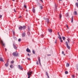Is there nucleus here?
I'll return each instance as SVG.
<instances>
[{
	"label": "nucleus",
	"mask_w": 78,
	"mask_h": 78,
	"mask_svg": "<svg viewBox=\"0 0 78 78\" xmlns=\"http://www.w3.org/2000/svg\"><path fill=\"white\" fill-rule=\"evenodd\" d=\"M63 41H62V39H61V40H60V42H63Z\"/></svg>",
	"instance_id": "35"
},
{
	"label": "nucleus",
	"mask_w": 78,
	"mask_h": 78,
	"mask_svg": "<svg viewBox=\"0 0 78 78\" xmlns=\"http://www.w3.org/2000/svg\"><path fill=\"white\" fill-rule=\"evenodd\" d=\"M27 59H28V60H29V61L31 60V59L30 58H27Z\"/></svg>",
	"instance_id": "29"
},
{
	"label": "nucleus",
	"mask_w": 78,
	"mask_h": 78,
	"mask_svg": "<svg viewBox=\"0 0 78 78\" xmlns=\"http://www.w3.org/2000/svg\"><path fill=\"white\" fill-rule=\"evenodd\" d=\"M48 76V78H50V77H49V76H48H48Z\"/></svg>",
	"instance_id": "44"
},
{
	"label": "nucleus",
	"mask_w": 78,
	"mask_h": 78,
	"mask_svg": "<svg viewBox=\"0 0 78 78\" xmlns=\"http://www.w3.org/2000/svg\"><path fill=\"white\" fill-rule=\"evenodd\" d=\"M32 12H34V13H35V10H32Z\"/></svg>",
	"instance_id": "31"
},
{
	"label": "nucleus",
	"mask_w": 78,
	"mask_h": 78,
	"mask_svg": "<svg viewBox=\"0 0 78 78\" xmlns=\"http://www.w3.org/2000/svg\"><path fill=\"white\" fill-rule=\"evenodd\" d=\"M18 67L19 68V69H20V70H22L23 69V68H22V66L19 65H18Z\"/></svg>",
	"instance_id": "6"
},
{
	"label": "nucleus",
	"mask_w": 78,
	"mask_h": 78,
	"mask_svg": "<svg viewBox=\"0 0 78 78\" xmlns=\"http://www.w3.org/2000/svg\"><path fill=\"white\" fill-rule=\"evenodd\" d=\"M2 15H0V18H2Z\"/></svg>",
	"instance_id": "37"
},
{
	"label": "nucleus",
	"mask_w": 78,
	"mask_h": 78,
	"mask_svg": "<svg viewBox=\"0 0 78 78\" xmlns=\"http://www.w3.org/2000/svg\"><path fill=\"white\" fill-rule=\"evenodd\" d=\"M10 67L11 68V69L13 68L14 67L13 66V65H11L10 66Z\"/></svg>",
	"instance_id": "19"
},
{
	"label": "nucleus",
	"mask_w": 78,
	"mask_h": 78,
	"mask_svg": "<svg viewBox=\"0 0 78 78\" xmlns=\"http://www.w3.org/2000/svg\"><path fill=\"white\" fill-rule=\"evenodd\" d=\"M58 38L59 39H62V38H61V37H58Z\"/></svg>",
	"instance_id": "32"
},
{
	"label": "nucleus",
	"mask_w": 78,
	"mask_h": 78,
	"mask_svg": "<svg viewBox=\"0 0 78 78\" xmlns=\"http://www.w3.org/2000/svg\"><path fill=\"white\" fill-rule=\"evenodd\" d=\"M72 78H75V76H74V75H73L72 76Z\"/></svg>",
	"instance_id": "36"
},
{
	"label": "nucleus",
	"mask_w": 78,
	"mask_h": 78,
	"mask_svg": "<svg viewBox=\"0 0 78 78\" xmlns=\"http://www.w3.org/2000/svg\"><path fill=\"white\" fill-rule=\"evenodd\" d=\"M24 7L25 8H27V5H24Z\"/></svg>",
	"instance_id": "33"
},
{
	"label": "nucleus",
	"mask_w": 78,
	"mask_h": 78,
	"mask_svg": "<svg viewBox=\"0 0 78 78\" xmlns=\"http://www.w3.org/2000/svg\"><path fill=\"white\" fill-rule=\"evenodd\" d=\"M41 37H44V35L43 34L41 35Z\"/></svg>",
	"instance_id": "34"
},
{
	"label": "nucleus",
	"mask_w": 78,
	"mask_h": 78,
	"mask_svg": "<svg viewBox=\"0 0 78 78\" xmlns=\"http://www.w3.org/2000/svg\"><path fill=\"white\" fill-rule=\"evenodd\" d=\"M19 30H22L23 28V30H25V29L26 28V26H23V27L21 26L19 27Z\"/></svg>",
	"instance_id": "3"
},
{
	"label": "nucleus",
	"mask_w": 78,
	"mask_h": 78,
	"mask_svg": "<svg viewBox=\"0 0 78 78\" xmlns=\"http://www.w3.org/2000/svg\"><path fill=\"white\" fill-rule=\"evenodd\" d=\"M59 1H62V0H58Z\"/></svg>",
	"instance_id": "51"
},
{
	"label": "nucleus",
	"mask_w": 78,
	"mask_h": 78,
	"mask_svg": "<svg viewBox=\"0 0 78 78\" xmlns=\"http://www.w3.org/2000/svg\"><path fill=\"white\" fill-rule=\"evenodd\" d=\"M1 42L2 46H5V43H3V41H2Z\"/></svg>",
	"instance_id": "13"
},
{
	"label": "nucleus",
	"mask_w": 78,
	"mask_h": 78,
	"mask_svg": "<svg viewBox=\"0 0 78 78\" xmlns=\"http://www.w3.org/2000/svg\"><path fill=\"white\" fill-rule=\"evenodd\" d=\"M5 67H8V66L9 65H8V62L6 63V64H5Z\"/></svg>",
	"instance_id": "12"
},
{
	"label": "nucleus",
	"mask_w": 78,
	"mask_h": 78,
	"mask_svg": "<svg viewBox=\"0 0 78 78\" xmlns=\"http://www.w3.org/2000/svg\"><path fill=\"white\" fill-rule=\"evenodd\" d=\"M55 44H56V41H55Z\"/></svg>",
	"instance_id": "52"
},
{
	"label": "nucleus",
	"mask_w": 78,
	"mask_h": 78,
	"mask_svg": "<svg viewBox=\"0 0 78 78\" xmlns=\"http://www.w3.org/2000/svg\"><path fill=\"white\" fill-rule=\"evenodd\" d=\"M68 43H70V39H68Z\"/></svg>",
	"instance_id": "22"
},
{
	"label": "nucleus",
	"mask_w": 78,
	"mask_h": 78,
	"mask_svg": "<svg viewBox=\"0 0 78 78\" xmlns=\"http://www.w3.org/2000/svg\"><path fill=\"white\" fill-rule=\"evenodd\" d=\"M27 33H29V34H30V32H28Z\"/></svg>",
	"instance_id": "49"
},
{
	"label": "nucleus",
	"mask_w": 78,
	"mask_h": 78,
	"mask_svg": "<svg viewBox=\"0 0 78 78\" xmlns=\"http://www.w3.org/2000/svg\"><path fill=\"white\" fill-rule=\"evenodd\" d=\"M19 17V18H21L22 17V16H20Z\"/></svg>",
	"instance_id": "45"
},
{
	"label": "nucleus",
	"mask_w": 78,
	"mask_h": 78,
	"mask_svg": "<svg viewBox=\"0 0 78 78\" xmlns=\"http://www.w3.org/2000/svg\"><path fill=\"white\" fill-rule=\"evenodd\" d=\"M68 71H65V74H68Z\"/></svg>",
	"instance_id": "27"
},
{
	"label": "nucleus",
	"mask_w": 78,
	"mask_h": 78,
	"mask_svg": "<svg viewBox=\"0 0 78 78\" xmlns=\"http://www.w3.org/2000/svg\"><path fill=\"white\" fill-rule=\"evenodd\" d=\"M66 16L69 17V12H67L66 14Z\"/></svg>",
	"instance_id": "11"
},
{
	"label": "nucleus",
	"mask_w": 78,
	"mask_h": 78,
	"mask_svg": "<svg viewBox=\"0 0 78 78\" xmlns=\"http://www.w3.org/2000/svg\"><path fill=\"white\" fill-rule=\"evenodd\" d=\"M62 38L63 40L64 41V40H65V39L66 37H62Z\"/></svg>",
	"instance_id": "25"
},
{
	"label": "nucleus",
	"mask_w": 78,
	"mask_h": 78,
	"mask_svg": "<svg viewBox=\"0 0 78 78\" xmlns=\"http://www.w3.org/2000/svg\"><path fill=\"white\" fill-rule=\"evenodd\" d=\"M76 5L77 7H78V3L77 2L76 3Z\"/></svg>",
	"instance_id": "23"
},
{
	"label": "nucleus",
	"mask_w": 78,
	"mask_h": 78,
	"mask_svg": "<svg viewBox=\"0 0 78 78\" xmlns=\"http://www.w3.org/2000/svg\"><path fill=\"white\" fill-rule=\"evenodd\" d=\"M40 1H41V2L42 3H43V1L42 0H40Z\"/></svg>",
	"instance_id": "39"
},
{
	"label": "nucleus",
	"mask_w": 78,
	"mask_h": 78,
	"mask_svg": "<svg viewBox=\"0 0 78 78\" xmlns=\"http://www.w3.org/2000/svg\"><path fill=\"white\" fill-rule=\"evenodd\" d=\"M0 61H2V62H4V60L3 59V58L2 57L0 58Z\"/></svg>",
	"instance_id": "9"
},
{
	"label": "nucleus",
	"mask_w": 78,
	"mask_h": 78,
	"mask_svg": "<svg viewBox=\"0 0 78 78\" xmlns=\"http://www.w3.org/2000/svg\"><path fill=\"white\" fill-rule=\"evenodd\" d=\"M5 51H6V50H7V49H6V48H5Z\"/></svg>",
	"instance_id": "43"
},
{
	"label": "nucleus",
	"mask_w": 78,
	"mask_h": 78,
	"mask_svg": "<svg viewBox=\"0 0 78 78\" xmlns=\"http://www.w3.org/2000/svg\"><path fill=\"white\" fill-rule=\"evenodd\" d=\"M37 65H38L39 64V63H38V61H37Z\"/></svg>",
	"instance_id": "40"
},
{
	"label": "nucleus",
	"mask_w": 78,
	"mask_h": 78,
	"mask_svg": "<svg viewBox=\"0 0 78 78\" xmlns=\"http://www.w3.org/2000/svg\"><path fill=\"white\" fill-rule=\"evenodd\" d=\"M32 52H33V54H35V51H34V50H32Z\"/></svg>",
	"instance_id": "24"
},
{
	"label": "nucleus",
	"mask_w": 78,
	"mask_h": 78,
	"mask_svg": "<svg viewBox=\"0 0 78 78\" xmlns=\"http://www.w3.org/2000/svg\"><path fill=\"white\" fill-rule=\"evenodd\" d=\"M47 23H48L49 22V20H48V18L47 19V20H46Z\"/></svg>",
	"instance_id": "20"
},
{
	"label": "nucleus",
	"mask_w": 78,
	"mask_h": 78,
	"mask_svg": "<svg viewBox=\"0 0 78 78\" xmlns=\"http://www.w3.org/2000/svg\"><path fill=\"white\" fill-rule=\"evenodd\" d=\"M14 61L13 60L11 62V64H13V63H14Z\"/></svg>",
	"instance_id": "26"
},
{
	"label": "nucleus",
	"mask_w": 78,
	"mask_h": 78,
	"mask_svg": "<svg viewBox=\"0 0 78 78\" xmlns=\"http://www.w3.org/2000/svg\"><path fill=\"white\" fill-rule=\"evenodd\" d=\"M46 75H47V76L48 75V73H47V71L46 72Z\"/></svg>",
	"instance_id": "30"
},
{
	"label": "nucleus",
	"mask_w": 78,
	"mask_h": 78,
	"mask_svg": "<svg viewBox=\"0 0 78 78\" xmlns=\"http://www.w3.org/2000/svg\"><path fill=\"white\" fill-rule=\"evenodd\" d=\"M73 16H72V18H71V22L72 23H73Z\"/></svg>",
	"instance_id": "10"
},
{
	"label": "nucleus",
	"mask_w": 78,
	"mask_h": 78,
	"mask_svg": "<svg viewBox=\"0 0 78 78\" xmlns=\"http://www.w3.org/2000/svg\"><path fill=\"white\" fill-rule=\"evenodd\" d=\"M65 55H66V54H64V56H65Z\"/></svg>",
	"instance_id": "50"
},
{
	"label": "nucleus",
	"mask_w": 78,
	"mask_h": 78,
	"mask_svg": "<svg viewBox=\"0 0 78 78\" xmlns=\"http://www.w3.org/2000/svg\"><path fill=\"white\" fill-rule=\"evenodd\" d=\"M69 66H70V65L69 64V63H66L67 67H69Z\"/></svg>",
	"instance_id": "14"
},
{
	"label": "nucleus",
	"mask_w": 78,
	"mask_h": 78,
	"mask_svg": "<svg viewBox=\"0 0 78 78\" xmlns=\"http://www.w3.org/2000/svg\"><path fill=\"white\" fill-rule=\"evenodd\" d=\"M26 11H27V10H26Z\"/></svg>",
	"instance_id": "58"
},
{
	"label": "nucleus",
	"mask_w": 78,
	"mask_h": 78,
	"mask_svg": "<svg viewBox=\"0 0 78 78\" xmlns=\"http://www.w3.org/2000/svg\"><path fill=\"white\" fill-rule=\"evenodd\" d=\"M12 0V1H15V0Z\"/></svg>",
	"instance_id": "53"
},
{
	"label": "nucleus",
	"mask_w": 78,
	"mask_h": 78,
	"mask_svg": "<svg viewBox=\"0 0 78 78\" xmlns=\"http://www.w3.org/2000/svg\"><path fill=\"white\" fill-rule=\"evenodd\" d=\"M14 12H16L17 11H16V10H14Z\"/></svg>",
	"instance_id": "46"
},
{
	"label": "nucleus",
	"mask_w": 78,
	"mask_h": 78,
	"mask_svg": "<svg viewBox=\"0 0 78 78\" xmlns=\"http://www.w3.org/2000/svg\"><path fill=\"white\" fill-rule=\"evenodd\" d=\"M27 51V52H28L29 53H31V51H30V50L29 49V48H27L26 50Z\"/></svg>",
	"instance_id": "5"
},
{
	"label": "nucleus",
	"mask_w": 78,
	"mask_h": 78,
	"mask_svg": "<svg viewBox=\"0 0 78 78\" xmlns=\"http://www.w3.org/2000/svg\"><path fill=\"white\" fill-rule=\"evenodd\" d=\"M58 34H59V32H58Z\"/></svg>",
	"instance_id": "56"
},
{
	"label": "nucleus",
	"mask_w": 78,
	"mask_h": 78,
	"mask_svg": "<svg viewBox=\"0 0 78 78\" xmlns=\"http://www.w3.org/2000/svg\"><path fill=\"white\" fill-rule=\"evenodd\" d=\"M33 10H34V9H33Z\"/></svg>",
	"instance_id": "55"
},
{
	"label": "nucleus",
	"mask_w": 78,
	"mask_h": 78,
	"mask_svg": "<svg viewBox=\"0 0 78 78\" xmlns=\"http://www.w3.org/2000/svg\"><path fill=\"white\" fill-rule=\"evenodd\" d=\"M38 61H39V62H41V59H40V57H38Z\"/></svg>",
	"instance_id": "21"
},
{
	"label": "nucleus",
	"mask_w": 78,
	"mask_h": 78,
	"mask_svg": "<svg viewBox=\"0 0 78 78\" xmlns=\"http://www.w3.org/2000/svg\"><path fill=\"white\" fill-rule=\"evenodd\" d=\"M27 55L28 56H30V54H28Z\"/></svg>",
	"instance_id": "38"
},
{
	"label": "nucleus",
	"mask_w": 78,
	"mask_h": 78,
	"mask_svg": "<svg viewBox=\"0 0 78 78\" xmlns=\"http://www.w3.org/2000/svg\"><path fill=\"white\" fill-rule=\"evenodd\" d=\"M48 31H49V32H50V33H51L52 32V30L50 29H48Z\"/></svg>",
	"instance_id": "16"
},
{
	"label": "nucleus",
	"mask_w": 78,
	"mask_h": 78,
	"mask_svg": "<svg viewBox=\"0 0 78 78\" xmlns=\"http://www.w3.org/2000/svg\"><path fill=\"white\" fill-rule=\"evenodd\" d=\"M22 37H25L26 34H25V33H23L22 34Z\"/></svg>",
	"instance_id": "7"
},
{
	"label": "nucleus",
	"mask_w": 78,
	"mask_h": 78,
	"mask_svg": "<svg viewBox=\"0 0 78 78\" xmlns=\"http://www.w3.org/2000/svg\"><path fill=\"white\" fill-rule=\"evenodd\" d=\"M13 47L15 49H17V48L16 47V45H15V44H13Z\"/></svg>",
	"instance_id": "8"
},
{
	"label": "nucleus",
	"mask_w": 78,
	"mask_h": 78,
	"mask_svg": "<svg viewBox=\"0 0 78 78\" xmlns=\"http://www.w3.org/2000/svg\"><path fill=\"white\" fill-rule=\"evenodd\" d=\"M40 8H41V9H42V6H41Z\"/></svg>",
	"instance_id": "42"
},
{
	"label": "nucleus",
	"mask_w": 78,
	"mask_h": 78,
	"mask_svg": "<svg viewBox=\"0 0 78 78\" xmlns=\"http://www.w3.org/2000/svg\"><path fill=\"white\" fill-rule=\"evenodd\" d=\"M32 71H29L27 73V75L28 76V78H30V76H31V74H32Z\"/></svg>",
	"instance_id": "2"
},
{
	"label": "nucleus",
	"mask_w": 78,
	"mask_h": 78,
	"mask_svg": "<svg viewBox=\"0 0 78 78\" xmlns=\"http://www.w3.org/2000/svg\"><path fill=\"white\" fill-rule=\"evenodd\" d=\"M7 62H8V61H7Z\"/></svg>",
	"instance_id": "57"
},
{
	"label": "nucleus",
	"mask_w": 78,
	"mask_h": 78,
	"mask_svg": "<svg viewBox=\"0 0 78 78\" xmlns=\"http://www.w3.org/2000/svg\"><path fill=\"white\" fill-rule=\"evenodd\" d=\"M66 47L68 49H70V47L69 46V44H68V42L66 41Z\"/></svg>",
	"instance_id": "4"
},
{
	"label": "nucleus",
	"mask_w": 78,
	"mask_h": 78,
	"mask_svg": "<svg viewBox=\"0 0 78 78\" xmlns=\"http://www.w3.org/2000/svg\"><path fill=\"white\" fill-rule=\"evenodd\" d=\"M18 41L19 42H20L21 41V39L20 38L18 39Z\"/></svg>",
	"instance_id": "28"
},
{
	"label": "nucleus",
	"mask_w": 78,
	"mask_h": 78,
	"mask_svg": "<svg viewBox=\"0 0 78 78\" xmlns=\"http://www.w3.org/2000/svg\"><path fill=\"white\" fill-rule=\"evenodd\" d=\"M59 19H61V17H62V16H61V14L60 13L59 15Z\"/></svg>",
	"instance_id": "15"
},
{
	"label": "nucleus",
	"mask_w": 78,
	"mask_h": 78,
	"mask_svg": "<svg viewBox=\"0 0 78 78\" xmlns=\"http://www.w3.org/2000/svg\"><path fill=\"white\" fill-rule=\"evenodd\" d=\"M55 9H57V5H56V4L55 5Z\"/></svg>",
	"instance_id": "18"
},
{
	"label": "nucleus",
	"mask_w": 78,
	"mask_h": 78,
	"mask_svg": "<svg viewBox=\"0 0 78 78\" xmlns=\"http://www.w3.org/2000/svg\"><path fill=\"white\" fill-rule=\"evenodd\" d=\"M77 0V2H78V0Z\"/></svg>",
	"instance_id": "59"
},
{
	"label": "nucleus",
	"mask_w": 78,
	"mask_h": 78,
	"mask_svg": "<svg viewBox=\"0 0 78 78\" xmlns=\"http://www.w3.org/2000/svg\"><path fill=\"white\" fill-rule=\"evenodd\" d=\"M39 64H40V66H41V62H39Z\"/></svg>",
	"instance_id": "47"
},
{
	"label": "nucleus",
	"mask_w": 78,
	"mask_h": 78,
	"mask_svg": "<svg viewBox=\"0 0 78 78\" xmlns=\"http://www.w3.org/2000/svg\"><path fill=\"white\" fill-rule=\"evenodd\" d=\"M64 53V51H62V54L63 55Z\"/></svg>",
	"instance_id": "41"
},
{
	"label": "nucleus",
	"mask_w": 78,
	"mask_h": 78,
	"mask_svg": "<svg viewBox=\"0 0 78 78\" xmlns=\"http://www.w3.org/2000/svg\"><path fill=\"white\" fill-rule=\"evenodd\" d=\"M49 56H51V55H48Z\"/></svg>",
	"instance_id": "54"
},
{
	"label": "nucleus",
	"mask_w": 78,
	"mask_h": 78,
	"mask_svg": "<svg viewBox=\"0 0 78 78\" xmlns=\"http://www.w3.org/2000/svg\"><path fill=\"white\" fill-rule=\"evenodd\" d=\"M66 27H67V28H69V27H68V26H67V25Z\"/></svg>",
	"instance_id": "48"
},
{
	"label": "nucleus",
	"mask_w": 78,
	"mask_h": 78,
	"mask_svg": "<svg viewBox=\"0 0 78 78\" xmlns=\"http://www.w3.org/2000/svg\"><path fill=\"white\" fill-rule=\"evenodd\" d=\"M74 15H77V12H76V11H75L74 12Z\"/></svg>",
	"instance_id": "17"
},
{
	"label": "nucleus",
	"mask_w": 78,
	"mask_h": 78,
	"mask_svg": "<svg viewBox=\"0 0 78 78\" xmlns=\"http://www.w3.org/2000/svg\"><path fill=\"white\" fill-rule=\"evenodd\" d=\"M12 55H13L14 56H17L19 55V54L17 52V51H16L12 53Z\"/></svg>",
	"instance_id": "1"
}]
</instances>
